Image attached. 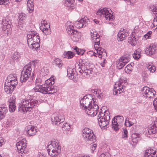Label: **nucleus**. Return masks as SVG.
Returning <instances> with one entry per match:
<instances>
[{
	"label": "nucleus",
	"mask_w": 157,
	"mask_h": 157,
	"mask_svg": "<svg viewBox=\"0 0 157 157\" xmlns=\"http://www.w3.org/2000/svg\"><path fill=\"white\" fill-rule=\"evenodd\" d=\"M150 10L153 12V13L155 15V17H154L153 20L152 24L153 25L152 27L157 26L156 22L157 21V16L156 14H157V8L156 6L154 5H151L150 6Z\"/></svg>",
	"instance_id": "c85d7f7f"
},
{
	"label": "nucleus",
	"mask_w": 157,
	"mask_h": 157,
	"mask_svg": "<svg viewBox=\"0 0 157 157\" xmlns=\"http://www.w3.org/2000/svg\"><path fill=\"white\" fill-rule=\"evenodd\" d=\"M126 81L120 79V80L117 82L114 85L113 89V94L114 95L119 94L123 92L125 87L124 86Z\"/></svg>",
	"instance_id": "f8f14e48"
},
{
	"label": "nucleus",
	"mask_w": 157,
	"mask_h": 157,
	"mask_svg": "<svg viewBox=\"0 0 157 157\" xmlns=\"http://www.w3.org/2000/svg\"><path fill=\"white\" fill-rule=\"evenodd\" d=\"M63 56L64 58L69 59L72 58L74 56L75 54L71 51H65Z\"/></svg>",
	"instance_id": "58836bf2"
},
{
	"label": "nucleus",
	"mask_w": 157,
	"mask_h": 157,
	"mask_svg": "<svg viewBox=\"0 0 157 157\" xmlns=\"http://www.w3.org/2000/svg\"><path fill=\"white\" fill-rule=\"evenodd\" d=\"M67 75L69 78L74 81L76 80L77 74L74 68L69 67L67 69Z\"/></svg>",
	"instance_id": "a878e982"
},
{
	"label": "nucleus",
	"mask_w": 157,
	"mask_h": 157,
	"mask_svg": "<svg viewBox=\"0 0 157 157\" xmlns=\"http://www.w3.org/2000/svg\"><path fill=\"white\" fill-rule=\"evenodd\" d=\"M18 83L17 81L6 80L5 82L4 90L7 94L12 93Z\"/></svg>",
	"instance_id": "4468645a"
},
{
	"label": "nucleus",
	"mask_w": 157,
	"mask_h": 157,
	"mask_svg": "<svg viewBox=\"0 0 157 157\" xmlns=\"http://www.w3.org/2000/svg\"><path fill=\"white\" fill-rule=\"evenodd\" d=\"M97 119L99 125L102 129L106 128L110 120V115L109 111H105L103 113L101 112V109H100L98 114V118Z\"/></svg>",
	"instance_id": "39448f33"
},
{
	"label": "nucleus",
	"mask_w": 157,
	"mask_h": 157,
	"mask_svg": "<svg viewBox=\"0 0 157 157\" xmlns=\"http://www.w3.org/2000/svg\"><path fill=\"white\" fill-rule=\"evenodd\" d=\"M127 119V118L126 119L125 122H124V125L125 126H127V125H128V121H126V120Z\"/></svg>",
	"instance_id": "338daca9"
},
{
	"label": "nucleus",
	"mask_w": 157,
	"mask_h": 157,
	"mask_svg": "<svg viewBox=\"0 0 157 157\" xmlns=\"http://www.w3.org/2000/svg\"><path fill=\"white\" fill-rule=\"evenodd\" d=\"M66 27L68 34H72L76 30L74 29V24L70 21H67L66 25Z\"/></svg>",
	"instance_id": "c756f323"
},
{
	"label": "nucleus",
	"mask_w": 157,
	"mask_h": 157,
	"mask_svg": "<svg viewBox=\"0 0 157 157\" xmlns=\"http://www.w3.org/2000/svg\"><path fill=\"white\" fill-rule=\"evenodd\" d=\"M98 105L94 102V104L88 106L85 109L86 113L89 116L94 117L96 115L98 111Z\"/></svg>",
	"instance_id": "f3484780"
},
{
	"label": "nucleus",
	"mask_w": 157,
	"mask_h": 157,
	"mask_svg": "<svg viewBox=\"0 0 157 157\" xmlns=\"http://www.w3.org/2000/svg\"><path fill=\"white\" fill-rule=\"evenodd\" d=\"M8 0H0V5L4 4L5 5V3H7L8 2Z\"/></svg>",
	"instance_id": "e2e57ef3"
},
{
	"label": "nucleus",
	"mask_w": 157,
	"mask_h": 157,
	"mask_svg": "<svg viewBox=\"0 0 157 157\" xmlns=\"http://www.w3.org/2000/svg\"><path fill=\"white\" fill-rule=\"evenodd\" d=\"M122 138L124 139H127L128 137V132L127 129L125 128H122Z\"/></svg>",
	"instance_id": "37998d69"
},
{
	"label": "nucleus",
	"mask_w": 157,
	"mask_h": 157,
	"mask_svg": "<svg viewBox=\"0 0 157 157\" xmlns=\"http://www.w3.org/2000/svg\"><path fill=\"white\" fill-rule=\"evenodd\" d=\"M124 122V118L123 116H118L114 117L112 120V128L116 131L119 128V125H121Z\"/></svg>",
	"instance_id": "2eb2a0df"
},
{
	"label": "nucleus",
	"mask_w": 157,
	"mask_h": 157,
	"mask_svg": "<svg viewBox=\"0 0 157 157\" xmlns=\"http://www.w3.org/2000/svg\"><path fill=\"white\" fill-rule=\"evenodd\" d=\"M131 138L132 141L134 143H137L140 140V134L136 133L132 134Z\"/></svg>",
	"instance_id": "a19ab883"
},
{
	"label": "nucleus",
	"mask_w": 157,
	"mask_h": 157,
	"mask_svg": "<svg viewBox=\"0 0 157 157\" xmlns=\"http://www.w3.org/2000/svg\"><path fill=\"white\" fill-rule=\"evenodd\" d=\"M74 49L76 53L78 55H82L84 53L85 51L82 49H79L77 47H74Z\"/></svg>",
	"instance_id": "c03bdc74"
},
{
	"label": "nucleus",
	"mask_w": 157,
	"mask_h": 157,
	"mask_svg": "<svg viewBox=\"0 0 157 157\" xmlns=\"http://www.w3.org/2000/svg\"><path fill=\"white\" fill-rule=\"evenodd\" d=\"M87 54L90 56H94L96 57V54L93 51H89L87 52Z\"/></svg>",
	"instance_id": "864d4df0"
},
{
	"label": "nucleus",
	"mask_w": 157,
	"mask_h": 157,
	"mask_svg": "<svg viewBox=\"0 0 157 157\" xmlns=\"http://www.w3.org/2000/svg\"><path fill=\"white\" fill-rule=\"evenodd\" d=\"M96 100L94 98H91L90 96V98H89L85 96L80 101V107L84 110L88 106L96 102Z\"/></svg>",
	"instance_id": "9d476101"
},
{
	"label": "nucleus",
	"mask_w": 157,
	"mask_h": 157,
	"mask_svg": "<svg viewBox=\"0 0 157 157\" xmlns=\"http://www.w3.org/2000/svg\"><path fill=\"white\" fill-rule=\"evenodd\" d=\"M20 56V54L17 52H15L11 56L10 59V62H17L19 60Z\"/></svg>",
	"instance_id": "c9c22d12"
},
{
	"label": "nucleus",
	"mask_w": 157,
	"mask_h": 157,
	"mask_svg": "<svg viewBox=\"0 0 157 157\" xmlns=\"http://www.w3.org/2000/svg\"><path fill=\"white\" fill-rule=\"evenodd\" d=\"M2 30L5 34L10 33L11 31V22L6 17L3 18L0 23Z\"/></svg>",
	"instance_id": "ddd939ff"
},
{
	"label": "nucleus",
	"mask_w": 157,
	"mask_h": 157,
	"mask_svg": "<svg viewBox=\"0 0 157 157\" xmlns=\"http://www.w3.org/2000/svg\"><path fill=\"white\" fill-rule=\"evenodd\" d=\"M107 60L106 59H104L103 61L102 62L100 63L101 66L102 67H104L105 66V64L107 63Z\"/></svg>",
	"instance_id": "052dcab7"
},
{
	"label": "nucleus",
	"mask_w": 157,
	"mask_h": 157,
	"mask_svg": "<svg viewBox=\"0 0 157 157\" xmlns=\"http://www.w3.org/2000/svg\"><path fill=\"white\" fill-rule=\"evenodd\" d=\"M111 155L109 152H104L102 153L99 157H111Z\"/></svg>",
	"instance_id": "5fc2aeb1"
},
{
	"label": "nucleus",
	"mask_w": 157,
	"mask_h": 157,
	"mask_svg": "<svg viewBox=\"0 0 157 157\" xmlns=\"http://www.w3.org/2000/svg\"><path fill=\"white\" fill-rule=\"evenodd\" d=\"M37 103V101L34 99H23L19 105L18 111L24 113L30 111L32 108Z\"/></svg>",
	"instance_id": "7ed1b4c3"
},
{
	"label": "nucleus",
	"mask_w": 157,
	"mask_h": 157,
	"mask_svg": "<svg viewBox=\"0 0 157 157\" xmlns=\"http://www.w3.org/2000/svg\"><path fill=\"white\" fill-rule=\"evenodd\" d=\"M40 78H37L35 81V87H36L37 86L39 87L41 85H42L43 84Z\"/></svg>",
	"instance_id": "603ef678"
},
{
	"label": "nucleus",
	"mask_w": 157,
	"mask_h": 157,
	"mask_svg": "<svg viewBox=\"0 0 157 157\" xmlns=\"http://www.w3.org/2000/svg\"><path fill=\"white\" fill-rule=\"evenodd\" d=\"M37 157H45L40 152V153H38Z\"/></svg>",
	"instance_id": "69168bd1"
},
{
	"label": "nucleus",
	"mask_w": 157,
	"mask_h": 157,
	"mask_svg": "<svg viewBox=\"0 0 157 157\" xmlns=\"http://www.w3.org/2000/svg\"><path fill=\"white\" fill-rule=\"evenodd\" d=\"M96 14L98 15L100 18H105L106 20L112 21L114 19L112 11L111 10H109L107 8L100 9L97 12Z\"/></svg>",
	"instance_id": "1a4fd4ad"
},
{
	"label": "nucleus",
	"mask_w": 157,
	"mask_h": 157,
	"mask_svg": "<svg viewBox=\"0 0 157 157\" xmlns=\"http://www.w3.org/2000/svg\"><path fill=\"white\" fill-rule=\"evenodd\" d=\"M88 64L85 60L81 59L77 62L76 67L78 66V71L80 73H84L88 75L91 74L92 71V68L89 67Z\"/></svg>",
	"instance_id": "6e6552de"
},
{
	"label": "nucleus",
	"mask_w": 157,
	"mask_h": 157,
	"mask_svg": "<svg viewBox=\"0 0 157 157\" xmlns=\"http://www.w3.org/2000/svg\"><path fill=\"white\" fill-rule=\"evenodd\" d=\"M48 153L51 156H57L61 152V147L59 145L58 141H52L48 143L47 148Z\"/></svg>",
	"instance_id": "423d86ee"
},
{
	"label": "nucleus",
	"mask_w": 157,
	"mask_h": 157,
	"mask_svg": "<svg viewBox=\"0 0 157 157\" xmlns=\"http://www.w3.org/2000/svg\"><path fill=\"white\" fill-rule=\"evenodd\" d=\"M8 111L6 107H0V121L3 119Z\"/></svg>",
	"instance_id": "f704fd0d"
},
{
	"label": "nucleus",
	"mask_w": 157,
	"mask_h": 157,
	"mask_svg": "<svg viewBox=\"0 0 157 157\" xmlns=\"http://www.w3.org/2000/svg\"><path fill=\"white\" fill-rule=\"evenodd\" d=\"M94 22L96 23V24H98L99 23V21L96 19L94 20Z\"/></svg>",
	"instance_id": "774afa93"
},
{
	"label": "nucleus",
	"mask_w": 157,
	"mask_h": 157,
	"mask_svg": "<svg viewBox=\"0 0 157 157\" xmlns=\"http://www.w3.org/2000/svg\"><path fill=\"white\" fill-rule=\"evenodd\" d=\"M126 121H128V125H127V127H130L133 125L134 124L132 122L129 121V118L128 117H127Z\"/></svg>",
	"instance_id": "bf43d9fd"
},
{
	"label": "nucleus",
	"mask_w": 157,
	"mask_h": 157,
	"mask_svg": "<svg viewBox=\"0 0 157 157\" xmlns=\"http://www.w3.org/2000/svg\"><path fill=\"white\" fill-rule=\"evenodd\" d=\"M128 35V33L125 29H121L117 34V40L118 41H122L126 38Z\"/></svg>",
	"instance_id": "bb28decb"
},
{
	"label": "nucleus",
	"mask_w": 157,
	"mask_h": 157,
	"mask_svg": "<svg viewBox=\"0 0 157 157\" xmlns=\"http://www.w3.org/2000/svg\"><path fill=\"white\" fill-rule=\"evenodd\" d=\"M32 68L30 65H26L21 72L20 80L21 82H26L30 77Z\"/></svg>",
	"instance_id": "9b49d317"
},
{
	"label": "nucleus",
	"mask_w": 157,
	"mask_h": 157,
	"mask_svg": "<svg viewBox=\"0 0 157 157\" xmlns=\"http://www.w3.org/2000/svg\"><path fill=\"white\" fill-rule=\"evenodd\" d=\"M82 136L87 143L91 144L94 143L96 137L92 130L85 128L82 130Z\"/></svg>",
	"instance_id": "0eeeda50"
},
{
	"label": "nucleus",
	"mask_w": 157,
	"mask_h": 157,
	"mask_svg": "<svg viewBox=\"0 0 157 157\" xmlns=\"http://www.w3.org/2000/svg\"><path fill=\"white\" fill-rule=\"evenodd\" d=\"M71 35V38L72 40L75 42H77L79 41L81 37V33L77 31H75Z\"/></svg>",
	"instance_id": "7c9ffc66"
},
{
	"label": "nucleus",
	"mask_w": 157,
	"mask_h": 157,
	"mask_svg": "<svg viewBox=\"0 0 157 157\" xmlns=\"http://www.w3.org/2000/svg\"><path fill=\"white\" fill-rule=\"evenodd\" d=\"M90 35L94 43V48L99 55V57L101 58L103 56H106V53L105 50L103 48L99 47V35L96 32H94L93 30L90 32Z\"/></svg>",
	"instance_id": "20e7f679"
},
{
	"label": "nucleus",
	"mask_w": 157,
	"mask_h": 157,
	"mask_svg": "<svg viewBox=\"0 0 157 157\" xmlns=\"http://www.w3.org/2000/svg\"><path fill=\"white\" fill-rule=\"evenodd\" d=\"M141 93L144 97L150 98H153L156 92L153 89L144 86L142 89Z\"/></svg>",
	"instance_id": "a211bd4d"
},
{
	"label": "nucleus",
	"mask_w": 157,
	"mask_h": 157,
	"mask_svg": "<svg viewBox=\"0 0 157 157\" xmlns=\"http://www.w3.org/2000/svg\"><path fill=\"white\" fill-rule=\"evenodd\" d=\"M133 67L131 64L128 65L125 67L124 69L125 71L127 73H130L132 71Z\"/></svg>",
	"instance_id": "49530a36"
},
{
	"label": "nucleus",
	"mask_w": 157,
	"mask_h": 157,
	"mask_svg": "<svg viewBox=\"0 0 157 157\" xmlns=\"http://www.w3.org/2000/svg\"><path fill=\"white\" fill-rule=\"evenodd\" d=\"M55 63L56 65L58 66L59 68H60L62 67V61L60 59L58 58H56L55 60Z\"/></svg>",
	"instance_id": "3c124183"
},
{
	"label": "nucleus",
	"mask_w": 157,
	"mask_h": 157,
	"mask_svg": "<svg viewBox=\"0 0 157 157\" xmlns=\"http://www.w3.org/2000/svg\"><path fill=\"white\" fill-rule=\"evenodd\" d=\"M141 51L140 49L138 48L134 52L133 54V57L135 59H138L141 57Z\"/></svg>",
	"instance_id": "79ce46f5"
},
{
	"label": "nucleus",
	"mask_w": 157,
	"mask_h": 157,
	"mask_svg": "<svg viewBox=\"0 0 157 157\" xmlns=\"http://www.w3.org/2000/svg\"><path fill=\"white\" fill-rule=\"evenodd\" d=\"M152 33L151 31H149L148 32L145 34L143 36L142 39L144 40H147L148 39H151Z\"/></svg>",
	"instance_id": "a18cd8bd"
},
{
	"label": "nucleus",
	"mask_w": 157,
	"mask_h": 157,
	"mask_svg": "<svg viewBox=\"0 0 157 157\" xmlns=\"http://www.w3.org/2000/svg\"><path fill=\"white\" fill-rule=\"evenodd\" d=\"M97 145L96 144H94L90 147V149L92 153H93L95 150L96 148L97 147Z\"/></svg>",
	"instance_id": "4d7b16f0"
},
{
	"label": "nucleus",
	"mask_w": 157,
	"mask_h": 157,
	"mask_svg": "<svg viewBox=\"0 0 157 157\" xmlns=\"http://www.w3.org/2000/svg\"><path fill=\"white\" fill-rule=\"evenodd\" d=\"M16 80L17 81V77L13 74H10L8 75L7 78V79L6 80L8 81H13Z\"/></svg>",
	"instance_id": "8fccbe9b"
},
{
	"label": "nucleus",
	"mask_w": 157,
	"mask_h": 157,
	"mask_svg": "<svg viewBox=\"0 0 157 157\" xmlns=\"http://www.w3.org/2000/svg\"><path fill=\"white\" fill-rule=\"evenodd\" d=\"M156 128L155 124H154L152 126H151L145 130V133L147 135H154L156 133Z\"/></svg>",
	"instance_id": "473e14b6"
},
{
	"label": "nucleus",
	"mask_w": 157,
	"mask_h": 157,
	"mask_svg": "<svg viewBox=\"0 0 157 157\" xmlns=\"http://www.w3.org/2000/svg\"><path fill=\"white\" fill-rule=\"evenodd\" d=\"M156 45L151 44L147 48L146 52L147 54L154 58H155L156 56H155V55L156 52Z\"/></svg>",
	"instance_id": "5701e85b"
},
{
	"label": "nucleus",
	"mask_w": 157,
	"mask_h": 157,
	"mask_svg": "<svg viewBox=\"0 0 157 157\" xmlns=\"http://www.w3.org/2000/svg\"><path fill=\"white\" fill-rule=\"evenodd\" d=\"M18 27L21 29L25 24V20L27 17L26 14L23 13H19L18 16Z\"/></svg>",
	"instance_id": "393cba45"
},
{
	"label": "nucleus",
	"mask_w": 157,
	"mask_h": 157,
	"mask_svg": "<svg viewBox=\"0 0 157 157\" xmlns=\"http://www.w3.org/2000/svg\"><path fill=\"white\" fill-rule=\"evenodd\" d=\"M27 43L29 47L33 51L40 49V37L36 32H29L27 35Z\"/></svg>",
	"instance_id": "f03ea898"
},
{
	"label": "nucleus",
	"mask_w": 157,
	"mask_h": 157,
	"mask_svg": "<svg viewBox=\"0 0 157 157\" xmlns=\"http://www.w3.org/2000/svg\"><path fill=\"white\" fill-rule=\"evenodd\" d=\"M33 0H28L27 2V9L29 13L32 12L34 9Z\"/></svg>",
	"instance_id": "e433bc0d"
},
{
	"label": "nucleus",
	"mask_w": 157,
	"mask_h": 157,
	"mask_svg": "<svg viewBox=\"0 0 157 157\" xmlns=\"http://www.w3.org/2000/svg\"><path fill=\"white\" fill-rule=\"evenodd\" d=\"M157 99V98H155L153 101V105L154 106L155 109L156 110H157V101H156Z\"/></svg>",
	"instance_id": "13d9d810"
},
{
	"label": "nucleus",
	"mask_w": 157,
	"mask_h": 157,
	"mask_svg": "<svg viewBox=\"0 0 157 157\" xmlns=\"http://www.w3.org/2000/svg\"><path fill=\"white\" fill-rule=\"evenodd\" d=\"M156 149L154 148H150L147 149L144 155V157H157L156 153Z\"/></svg>",
	"instance_id": "cd10ccee"
},
{
	"label": "nucleus",
	"mask_w": 157,
	"mask_h": 157,
	"mask_svg": "<svg viewBox=\"0 0 157 157\" xmlns=\"http://www.w3.org/2000/svg\"><path fill=\"white\" fill-rule=\"evenodd\" d=\"M88 22H90L89 19L87 17H84L81 18L78 21L75 22L74 23L75 26L77 28L79 29L86 26Z\"/></svg>",
	"instance_id": "4be33fe9"
},
{
	"label": "nucleus",
	"mask_w": 157,
	"mask_h": 157,
	"mask_svg": "<svg viewBox=\"0 0 157 157\" xmlns=\"http://www.w3.org/2000/svg\"><path fill=\"white\" fill-rule=\"evenodd\" d=\"M93 96L94 97L95 99L96 98L100 99L101 98L102 92L100 90L98 89H95L94 90Z\"/></svg>",
	"instance_id": "4c0bfd02"
},
{
	"label": "nucleus",
	"mask_w": 157,
	"mask_h": 157,
	"mask_svg": "<svg viewBox=\"0 0 157 157\" xmlns=\"http://www.w3.org/2000/svg\"><path fill=\"white\" fill-rule=\"evenodd\" d=\"M136 27H135L133 30L132 34L128 38V42L132 46H134L137 43L138 40V37L137 36V33L138 30H136Z\"/></svg>",
	"instance_id": "aec40b11"
},
{
	"label": "nucleus",
	"mask_w": 157,
	"mask_h": 157,
	"mask_svg": "<svg viewBox=\"0 0 157 157\" xmlns=\"http://www.w3.org/2000/svg\"><path fill=\"white\" fill-rule=\"evenodd\" d=\"M41 26H40V29L42 31L44 34L45 35H47L50 34L51 33L50 25L48 24L45 22V20L41 21Z\"/></svg>",
	"instance_id": "b1692460"
},
{
	"label": "nucleus",
	"mask_w": 157,
	"mask_h": 157,
	"mask_svg": "<svg viewBox=\"0 0 157 157\" xmlns=\"http://www.w3.org/2000/svg\"><path fill=\"white\" fill-rule=\"evenodd\" d=\"M54 79L50 78L47 80L44 84L34 87L33 90L35 92H39L43 94H53L57 91V87L53 86L54 84Z\"/></svg>",
	"instance_id": "f257e3e1"
},
{
	"label": "nucleus",
	"mask_w": 157,
	"mask_h": 157,
	"mask_svg": "<svg viewBox=\"0 0 157 157\" xmlns=\"http://www.w3.org/2000/svg\"><path fill=\"white\" fill-rule=\"evenodd\" d=\"M9 110L13 112L15 111L16 109L15 100V98H10L9 100Z\"/></svg>",
	"instance_id": "2f4dec72"
},
{
	"label": "nucleus",
	"mask_w": 157,
	"mask_h": 157,
	"mask_svg": "<svg viewBox=\"0 0 157 157\" xmlns=\"http://www.w3.org/2000/svg\"><path fill=\"white\" fill-rule=\"evenodd\" d=\"M17 149L19 153H21L22 155H21L22 156L26 153V150L25 148L26 147V143L25 140H22L17 142L16 144Z\"/></svg>",
	"instance_id": "6ab92c4d"
},
{
	"label": "nucleus",
	"mask_w": 157,
	"mask_h": 157,
	"mask_svg": "<svg viewBox=\"0 0 157 157\" xmlns=\"http://www.w3.org/2000/svg\"><path fill=\"white\" fill-rule=\"evenodd\" d=\"M65 120V117L64 116L62 115L58 114H53V118H52V121L53 124L57 125H60L61 123L64 121Z\"/></svg>",
	"instance_id": "412c9836"
},
{
	"label": "nucleus",
	"mask_w": 157,
	"mask_h": 157,
	"mask_svg": "<svg viewBox=\"0 0 157 157\" xmlns=\"http://www.w3.org/2000/svg\"><path fill=\"white\" fill-rule=\"evenodd\" d=\"M38 63V60H34L32 61L31 64L33 65H34L36 64L37 63Z\"/></svg>",
	"instance_id": "0e129e2a"
},
{
	"label": "nucleus",
	"mask_w": 157,
	"mask_h": 157,
	"mask_svg": "<svg viewBox=\"0 0 157 157\" xmlns=\"http://www.w3.org/2000/svg\"><path fill=\"white\" fill-rule=\"evenodd\" d=\"M4 144V139L2 137H0V147Z\"/></svg>",
	"instance_id": "680f3d73"
},
{
	"label": "nucleus",
	"mask_w": 157,
	"mask_h": 157,
	"mask_svg": "<svg viewBox=\"0 0 157 157\" xmlns=\"http://www.w3.org/2000/svg\"><path fill=\"white\" fill-rule=\"evenodd\" d=\"M71 128V125L67 123H64L62 126L63 130L64 131H69Z\"/></svg>",
	"instance_id": "09e8293b"
},
{
	"label": "nucleus",
	"mask_w": 157,
	"mask_h": 157,
	"mask_svg": "<svg viewBox=\"0 0 157 157\" xmlns=\"http://www.w3.org/2000/svg\"><path fill=\"white\" fill-rule=\"evenodd\" d=\"M130 55L128 54L121 57L117 62V66L119 69H121L130 60Z\"/></svg>",
	"instance_id": "dca6fc26"
},
{
	"label": "nucleus",
	"mask_w": 157,
	"mask_h": 157,
	"mask_svg": "<svg viewBox=\"0 0 157 157\" xmlns=\"http://www.w3.org/2000/svg\"><path fill=\"white\" fill-rule=\"evenodd\" d=\"M141 75L143 77V80L144 82L145 81L147 78L148 75L145 72H143L141 74Z\"/></svg>",
	"instance_id": "6e6d98bb"
},
{
	"label": "nucleus",
	"mask_w": 157,
	"mask_h": 157,
	"mask_svg": "<svg viewBox=\"0 0 157 157\" xmlns=\"http://www.w3.org/2000/svg\"><path fill=\"white\" fill-rule=\"evenodd\" d=\"M64 6L68 7V9H73L74 7L73 2L71 0H67L63 1Z\"/></svg>",
	"instance_id": "ea45409f"
},
{
	"label": "nucleus",
	"mask_w": 157,
	"mask_h": 157,
	"mask_svg": "<svg viewBox=\"0 0 157 157\" xmlns=\"http://www.w3.org/2000/svg\"><path fill=\"white\" fill-rule=\"evenodd\" d=\"M27 133L30 136H33L35 135L37 132L36 128L34 126H29L28 128Z\"/></svg>",
	"instance_id": "72a5a7b5"
},
{
	"label": "nucleus",
	"mask_w": 157,
	"mask_h": 157,
	"mask_svg": "<svg viewBox=\"0 0 157 157\" xmlns=\"http://www.w3.org/2000/svg\"><path fill=\"white\" fill-rule=\"evenodd\" d=\"M147 69L150 72L153 73L156 70L155 66L150 64L147 65Z\"/></svg>",
	"instance_id": "de8ad7c7"
}]
</instances>
